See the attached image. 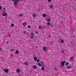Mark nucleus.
Segmentation results:
<instances>
[{
	"instance_id": "obj_1",
	"label": "nucleus",
	"mask_w": 76,
	"mask_h": 76,
	"mask_svg": "<svg viewBox=\"0 0 76 76\" xmlns=\"http://www.w3.org/2000/svg\"><path fill=\"white\" fill-rule=\"evenodd\" d=\"M66 62L65 61L61 62V67H63V66H64V64H65V63H66Z\"/></svg>"
},
{
	"instance_id": "obj_2",
	"label": "nucleus",
	"mask_w": 76,
	"mask_h": 76,
	"mask_svg": "<svg viewBox=\"0 0 76 76\" xmlns=\"http://www.w3.org/2000/svg\"><path fill=\"white\" fill-rule=\"evenodd\" d=\"M43 50L45 52H46V51L47 50V48H46V47L44 46L43 48Z\"/></svg>"
},
{
	"instance_id": "obj_3",
	"label": "nucleus",
	"mask_w": 76,
	"mask_h": 76,
	"mask_svg": "<svg viewBox=\"0 0 76 76\" xmlns=\"http://www.w3.org/2000/svg\"><path fill=\"white\" fill-rule=\"evenodd\" d=\"M16 72L17 73H19V72H21L20 70L19 69H16Z\"/></svg>"
},
{
	"instance_id": "obj_4",
	"label": "nucleus",
	"mask_w": 76,
	"mask_h": 76,
	"mask_svg": "<svg viewBox=\"0 0 76 76\" xmlns=\"http://www.w3.org/2000/svg\"><path fill=\"white\" fill-rule=\"evenodd\" d=\"M4 70V72H5L6 73H7L9 72V69H5Z\"/></svg>"
},
{
	"instance_id": "obj_5",
	"label": "nucleus",
	"mask_w": 76,
	"mask_h": 76,
	"mask_svg": "<svg viewBox=\"0 0 76 76\" xmlns=\"http://www.w3.org/2000/svg\"><path fill=\"white\" fill-rule=\"evenodd\" d=\"M14 4L15 5V6H16V5H17V4H18V2L15 0L14 2Z\"/></svg>"
},
{
	"instance_id": "obj_6",
	"label": "nucleus",
	"mask_w": 76,
	"mask_h": 76,
	"mask_svg": "<svg viewBox=\"0 0 76 76\" xmlns=\"http://www.w3.org/2000/svg\"><path fill=\"white\" fill-rule=\"evenodd\" d=\"M37 64L38 66H39V67H41V66H42V65H41V64L39 62Z\"/></svg>"
},
{
	"instance_id": "obj_7",
	"label": "nucleus",
	"mask_w": 76,
	"mask_h": 76,
	"mask_svg": "<svg viewBox=\"0 0 76 76\" xmlns=\"http://www.w3.org/2000/svg\"><path fill=\"white\" fill-rule=\"evenodd\" d=\"M2 15L3 16H7V13H6L5 14H3Z\"/></svg>"
},
{
	"instance_id": "obj_8",
	"label": "nucleus",
	"mask_w": 76,
	"mask_h": 76,
	"mask_svg": "<svg viewBox=\"0 0 76 76\" xmlns=\"http://www.w3.org/2000/svg\"><path fill=\"white\" fill-rule=\"evenodd\" d=\"M37 58H36V57H34V61H37Z\"/></svg>"
},
{
	"instance_id": "obj_9",
	"label": "nucleus",
	"mask_w": 76,
	"mask_h": 76,
	"mask_svg": "<svg viewBox=\"0 0 76 76\" xmlns=\"http://www.w3.org/2000/svg\"><path fill=\"white\" fill-rule=\"evenodd\" d=\"M33 68L34 69H37V66L36 65H34L33 66Z\"/></svg>"
},
{
	"instance_id": "obj_10",
	"label": "nucleus",
	"mask_w": 76,
	"mask_h": 76,
	"mask_svg": "<svg viewBox=\"0 0 76 76\" xmlns=\"http://www.w3.org/2000/svg\"><path fill=\"white\" fill-rule=\"evenodd\" d=\"M6 13H6V11H3L2 13V15H3V14H6Z\"/></svg>"
},
{
	"instance_id": "obj_11",
	"label": "nucleus",
	"mask_w": 76,
	"mask_h": 76,
	"mask_svg": "<svg viewBox=\"0 0 76 76\" xmlns=\"http://www.w3.org/2000/svg\"><path fill=\"white\" fill-rule=\"evenodd\" d=\"M46 16V14H43V17L45 18Z\"/></svg>"
},
{
	"instance_id": "obj_12",
	"label": "nucleus",
	"mask_w": 76,
	"mask_h": 76,
	"mask_svg": "<svg viewBox=\"0 0 76 76\" xmlns=\"http://www.w3.org/2000/svg\"><path fill=\"white\" fill-rule=\"evenodd\" d=\"M26 24H26V23L25 22L24 23H23V25H24V26H25V25H26Z\"/></svg>"
},
{
	"instance_id": "obj_13",
	"label": "nucleus",
	"mask_w": 76,
	"mask_h": 76,
	"mask_svg": "<svg viewBox=\"0 0 76 76\" xmlns=\"http://www.w3.org/2000/svg\"><path fill=\"white\" fill-rule=\"evenodd\" d=\"M70 60H73V57L71 56L70 58Z\"/></svg>"
},
{
	"instance_id": "obj_14",
	"label": "nucleus",
	"mask_w": 76,
	"mask_h": 76,
	"mask_svg": "<svg viewBox=\"0 0 76 76\" xmlns=\"http://www.w3.org/2000/svg\"><path fill=\"white\" fill-rule=\"evenodd\" d=\"M69 63L66 62L65 64V65H66V66H67V65H69Z\"/></svg>"
},
{
	"instance_id": "obj_15",
	"label": "nucleus",
	"mask_w": 76,
	"mask_h": 76,
	"mask_svg": "<svg viewBox=\"0 0 76 76\" xmlns=\"http://www.w3.org/2000/svg\"><path fill=\"white\" fill-rule=\"evenodd\" d=\"M25 65H26V66H28V63H27V62H25Z\"/></svg>"
},
{
	"instance_id": "obj_16",
	"label": "nucleus",
	"mask_w": 76,
	"mask_h": 76,
	"mask_svg": "<svg viewBox=\"0 0 76 76\" xmlns=\"http://www.w3.org/2000/svg\"><path fill=\"white\" fill-rule=\"evenodd\" d=\"M47 25L48 26H49V25H51V23H47Z\"/></svg>"
},
{
	"instance_id": "obj_17",
	"label": "nucleus",
	"mask_w": 76,
	"mask_h": 76,
	"mask_svg": "<svg viewBox=\"0 0 76 76\" xmlns=\"http://www.w3.org/2000/svg\"><path fill=\"white\" fill-rule=\"evenodd\" d=\"M41 69L42 70H45L44 68L43 67H41Z\"/></svg>"
},
{
	"instance_id": "obj_18",
	"label": "nucleus",
	"mask_w": 76,
	"mask_h": 76,
	"mask_svg": "<svg viewBox=\"0 0 76 76\" xmlns=\"http://www.w3.org/2000/svg\"><path fill=\"white\" fill-rule=\"evenodd\" d=\"M61 41L62 43H63L64 42V40L62 39H61Z\"/></svg>"
},
{
	"instance_id": "obj_19",
	"label": "nucleus",
	"mask_w": 76,
	"mask_h": 76,
	"mask_svg": "<svg viewBox=\"0 0 76 76\" xmlns=\"http://www.w3.org/2000/svg\"><path fill=\"white\" fill-rule=\"evenodd\" d=\"M70 68H72L71 66L68 67L66 69H70Z\"/></svg>"
},
{
	"instance_id": "obj_20",
	"label": "nucleus",
	"mask_w": 76,
	"mask_h": 76,
	"mask_svg": "<svg viewBox=\"0 0 76 76\" xmlns=\"http://www.w3.org/2000/svg\"><path fill=\"white\" fill-rule=\"evenodd\" d=\"M39 28L40 29H42V27L40 26L39 27Z\"/></svg>"
},
{
	"instance_id": "obj_21",
	"label": "nucleus",
	"mask_w": 76,
	"mask_h": 76,
	"mask_svg": "<svg viewBox=\"0 0 76 76\" xmlns=\"http://www.w3.org/2000/svg\"><path fill=\"white\" fill-rule=\"evenodd\" d=\"M16 54H19V51H18V50H16Z\"/></svg>"
},
{
	"instance_id": "obj_22",
	"label": "nucleus",
	"mask_w": 76,
	"mask_h": 76,
	"mask_svg": "<svg viewBox=\"0 0 76 76\" xmlns=\"http://www.w3.org/2000/svg\"><path fill=\"white\" fill-rule=\"evenodd\" d=\"M11 26L12 27H13L14 26V24H12L11 25Z\"/></svg>"
},
{
	"instance_id": "obj_23",
	"label": "nucleus",
	"mask_w": 76,
	"mask_h": 76,
	"mask_svg": "<svg viewBox=\"0 0 76 76\" xmlns=\"http://www.w3.org/2000/svg\"><path fill=\"white\" fill-rule=\"evenodd\" d=\"M37 63L38 62H39V59H37Z\"/></svg>"
},
{
	"instance_id": "obj_24",
	"label": "nucleus",
	"mask_w": 76,
	"mask_h": 76,
	"mask_svg": "<svg viewBox=\"0 0 76 76\" xmlns=\"http://www.w3.org/2000/svg\"><path fill=\"white\" fill-rule=\"evenodd\" d=\"M48 22H50V19L49 18L48 19Z\"/></svg>"
},
{
	"instance_id": "obj_25",
	"label": "nucleus",
	"mask_w": 76,
	"mask_h": 76,
	"mask_svg": "<svg viewBox=\"0 0 76 76\" xmlns=\"http://www.w3.org/2000/svg\"><path fill=\"white\" fill-rule=\"evenodd\" d=\"M31 38L32 39H34V37L33 36H31Z\"/></svg>"
},
{
	"instance_id": "obj_26",
	"label": "nucleus",
	"mask_w": 76,
	"mask_h": 76,
	"mask_svg": "<svg viewBox=\"0 0 76 76\" xmlns=\"http://www.w3.org/2000/svg\"><path fill=\"white\" fill-rule=\"evenodd\" d=\"M28 28H31V26H28Z\"/></svg>"
},
{
	"instance_id": "obj_27",
	"label": "nucleus",
	"mask_w": 76,
	"mask_h": 76,
	"mask_svg": "<svg viewBox=\"0 0 76 76\" xmlns=\"http://www.w3.org/2000/svg\"><path fill=\"white\" fill-rule=\"evenodd\" d=\"M1 9H2V7H1V6H0V10H1Z\"/></svg>"
},
{
	"instance_id": "obj_28",
	"label": "nucleus",
	"mask_w": 76,
	"mask_h": 76,
	"mask_svg": "<svg viewBox=\"0 0 76 76\" xmlns=\"http://www.w3.org/2000/svg\"><path fill=\"white\" fill-rule=\"evenodd\" d=\"M42 66L43 67H44L45 65H44V64H42Z\"/></svg>"
},
{
	"instance_id": "obj_29",
	"label": "nucleus",
	"mask_w": 76,
	"mask_h": 76,
	"mask_svg": "<svg viewBox=\"0 0 76 76\" xmlns=\"http://www.w3.org/2000/svg\"><path fill=\"white\" fill-rule=\"evenodd\" d=\"M48 2L50 3V2H51V0H48Z\"/></svg>"
},
{
	"instance_id": "obj_30",
	"label": "nucleus",
	"mask_w": 76,
	"mask_h": 76,
	"mask_svg": "<svg viewBox=\"0 0 76 76\" xmlns=\"http://www.w3.org/2000/svg\"><path fill=\"white\" fill-rule=\"evenodd\" d=\"M35 15H36L35 14H34L33 15V17H35Z\"/></svg>"
},
{
	"instance_id": "obj_31",
	"label": "nucleus",
	"mask_w": 76,
	"mask_h": 76,
	"mask_svg": "<svg viewBox=\"0 0 76 76\" xmlns=\"http://www.w3.org/2000/svg\"><path fill=\"white\" fill-rule=\"evenodd\" d=\"M61 53H64V50L61 51Z\"/></svg>"
},
{
	"instance_id": "obj_32",
	"label": "nucleus",
	"mask_w": 76,
	"mask_h": 76,
	"mask_svg": "<svg viewBox=\"0 0 76 76\" xmlns=\"http://www.w3.org/2000/svg\"><path fill=\"white\" fill-rule=\"evenodd\" d=\"M40 62L42 64H43V62H42L41 61H40Z\"/></svg>"
},
{
	"instance_id": "obj_33",
	"label": "nucleus",
	"mask_w": 76,
	"mask_h": 76,
	"mask_svg": "<svg viewBox=\"0 0 76 76\" xmlns=\"http://www.w3.org/2000/svg\"><path fill=\"white\" fill-rule=\"evenodd\" d=\"M31 35H34V33H32L31 34Z\"/></svg>"
},
{
	"instance_id": "obj_34",
	"label": "nucleus",
	"mask_w": 76,
	"mask_h": 76,
	"mask_svg": "<svg viewBox=\"0 0 76 76\" xmlns=\"http://www.w3.org/2000/svg\"><path fill=\"white\" fill-rule=\"evenodd\" d=\"M38 31H36V34H38Z\"/></svg>"
},
{
	"instance_id": "obj_35",
	"label": "nucleus",
	"mask_w": 76,
	"mask_h": 76,
	"mask_svg": "<svg viewBox=\"0 0 76 76\" xmlns=\"http://www.w3.org/2000/svg\"><path fill=\"white\" fill-rule=\"evenodd\" d=\"M10 51H13V49H11L10 50Z\"/></svg>"
},
{
	"instance_id": "obj_36",
	"label": "nucleus",
	"mask_w": 76,
	"mask_h": 76,
	"mask_svg": "<svg viewBox=\"0 0 76 76\" xmlns=\"http://www.w3.org/2000/svg\"><path fill=\"white\" fill-rule=\"evenodd\" d=\"M20 16H22V14H20Z\"/></svg>"
},
{
	"instance_id": "obj_37",
	"label": "nucleus",
	"mask_w": 76,
	"mask_h": 76,
	"mask_svg": "<svg viewBox=\"0 0 76 76\" xmlns=\"http://www.w3.org/2000/svg\"><path fill=\"white\" fill-rule=\"evenodd\" d=\"M50 26L51 27H53V26L52 24L51 25H50Z\"/></svg>"
},
{
	"instance_id": "obj_38",
	"label": "nucleus",
	"mask_w": 76,
	"mask_h": 76,
	"mask_svg": "<svg viewBox=\"0 0 76 76\" xmlns=\"http://www.w3.org/2000/svg\"><path fill=\"white\" fill-rule=\"evenodd\" d=\"M57 68H55L54 69V70H57Z\"/></svg>"
},
{
	"instance_id": "obj_39",
	"label": "nucleus",
	"mask_w": 76,
	"mask_h": 76,
	"mask_svg": "<svg viewBox=\"0 0 76 76\" xmlns=\"http://www.w3.org/2000/svg\"><path fill=\"white\" fill-rule=\"evenodd\" d=\"M15 1H16L17 2L19 1V0H15Z\"/></svg>"
},
{
	"instance_id": "obj_40",
	"label": "nucleus",
	"mask_w": 76,
	"mask_h": 76,
	"mask_svg": "<svg viewBox=\"0 0 76 76\" xmlns=\"http://www.w3.org/2000/svg\"><path fill=\"white\" fill-rule=\"evenodd\" d=\"M50 8H52V7H53V6L51 5V6H50Z\"/></svg>"
},
{
	"instance_id": "obj_41",
	"label": "nucleus",
	"mask_w": 76,
	"mask_h": 76,
	"mask_svg": "<svg viewBox=\"0 0 76 76\" xmlns=\"http://www.w3.org/2000/svg\"><path fill=\"white\" fill-rule=\"evenodd\" d=\"M4 10H6V8H4Z\"/></svg>"
},
{
	"instance_id": "obj_42",
	"label": "nucleus",
	"mask_w": 76,
	"mask_h": 76,
	"mask_svg": "<svg viewBox=\"0 0 76 76\" xmlns=\"http://www.w3.org/2000/svg\"><path fill=\"white\" fill-rule=\"evenodd\" d=\"M23 32L24 34H25L26 33V31H24Z\"/></svg>"
},
{
	"instance_id": "obj_43",
	"label": "nucleus",
	"mask_w": 76,
	"mask_h": 76,
	"mask_svg": "<svg viewBox=\"0 0 76 76\" xmlns=\"http://www.w3.org/2000/svg\"><path fill=\"white\" fill-rule=\"evenodd\" d=\"M9 37H11V35H9Z\"/></svg>"
},
{
	"instance_id": "obj_44",
	"label": "nucleus",
	"mask_w": 76,
	"mask_h": 76,
	"mask_svg": "<svg viewBox=\"0 0 76 76\" xmlns=\"http://www.w3.org/2000/svg\"><path fill=\"white\" fill-rule=\"evenodd\" d=\"M7 44H9V42L7 41Z\"/></svg>"
},
{
	"instance_id": "obj_45",
	"label": "nucleus",
	"mask_w": 76,
	"mask_h": 76,
	"mask_svg": "<svg viewBox=\"0 0 76 76\" xmlns=\"http://www.w3.org/2000/svg\"><path fill=\"white\" fill-rule=\"evenodd\" d=\"M12 1H15V0H12Z\"/></svg>"
},
{
	"instance_id": "obj_46",
	"label": "nucleus",
	"mask_w": 76,
	"mask_h": 76,
	"mask_svg": "<svg viewBox=\"0 0 76 76\" xmlns=\"http://www.w3.org/2000/svg\"><path fill=\"white\" fill-rule=\"evenodd\" d=\"M75 37V35H73L72 36V38H73Z\"/></svg>"
},
{
	"instance_id": "obj_47",
	"label": "nucleus",
	"mask_w": 76,
	"mask_h": 76,
	"mask_svg": "<svg viewBox=\"0 0 76 76\" xmlns=\"http://www.w3.org/2000/svg\"><path fill=\"white\" fill-rule=\"evenodd\" d=\"M51 36H50V35H49V38H50V37Z\"/></svg>"
},
{
	"instance_id": "obj_48",
	"label": "nucleus",
	"mask_w": 76,
	"mask_h": 76,
	"mask_svg": "<svg viewBox=\"0 0 76 76\" xmlns=\"http://www.w3.org/2000/svg\"><path fill=\"white\" fill-rule=\"evenodd\" d=\"M21 1V0H19V1Z\"/></svg>"
},
{
	"instance_id": "obj_49",
	"label": "nucleus",
	"mask_w": 76,
	"mask_h": 76,
	"mask_svg": "<svg viewBox=\"0 0 76 76\" xmlns=\"http://www.w3.org/2000/svg\"><path fill=\"white\" fill-rule=\"evenodd\" d=\"M36 48H38V47H37V46H36Z\"/></svg>"
},
{
	"instance_id": "obj_50",
	"label": "nucleus",
	"mask_w": 76,
	"mask_h": 76,
	"mask_svg": "<svg viewBox=\"0 0 76 76\" xmlns=\"http://www.w3.org/2000/svg\"><path fill=\"white\" fill-rule=\"evenodd\" d=\"M0 51H1V48H0Z\"/></svg>"
},
{
	"instance_id": "obj_51",
	"label": "nucleus",
	"mask_w": 76,
	"mask_h": 76,
	"mask_svg": "<svg viewBox=\"0 0 76 76\" xmlns=\"http://www.w3.org/2000/svg\"><path fill=\"white\" fill-rule=\"evenodd\" d=\"M13 56V55H11V56Z\"/></svg>"
},
{
	"instance_id": "obj_52",
	"label": "nucleus",
	"mask_w": 76,
	"mask_h": 76,
	"mask_svg": "<svg viewBox=\"0 0 76 76\" xmlns=\"http://www.w3.org/2000/svg\"><path fill=\"white\" fill-rule=\"evenodd\" d=\"M71 43H72V42H71Z\"/></svg>"
},
{
	"instance_id": "obj_53",
	"label": "nucleus",
	"mask_w": 76,
	"mask_h": 76,
	"mask_svg": "<svg viewBox=\"0 0 76 76\" xmlns=\"http://www.w3.org/2000/svg\"><path fill=\"white\" fill-rule=\"evenodd\" d=\"M62 18H63V17H62Z\"/></svg>"
}]
</instances>
